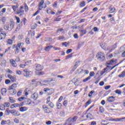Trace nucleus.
<instances>
[{"label": "nucleus", "mask_w": 125, "mask_h": 125, "mask_svg": "<svg viewBox=\"0 0 125 125\" xmlns=\"http://www.w3.org/2000/svg\"><path fill=\"white\" fill-rule=\"evenodd\" d=\"M84 42H80L78 43L77 48L78 49H80L82 46H83V44H84Z\"/></svg>", "instance_id": "23"}, {"label": "nucleus", "mask_w": 125, "mask_h": 125, "mask_svg": "<svg viewBox=\"0 0 125 125\" xmlns=\"http://www.w3.org/2000/svg\"><path fill=\"white\" fill-rule=\"evenodd\" d=\"M48 83V81L47 80H42L40 82L41 85H45V83Z\"/></svg>", "instance_id": "24"}, {"label": "nucleus", "mask_w": 125, "mask_h": 125, "mask_svg": "<svg viewBox=\"0 0 125 125\" xmlns=\"http://www.w3.org/2000/svg\"><path fill=\"white\" fill-rule=\"evenodd\" d=\"M1 125H11V122H10V120H2L1 122Z\"/></svg>", "instance_id": "9"}, {"label": "nucleus", "mask_w": 125, "mask_h": 125, "mask_svg": "<svg viewBox=\"0 0 125 125\" xmlns=\"http://www.w3.org/2000/svg\"><path fill=\"white\" fill-rule=\"evenodd\" d=\"M91 78V77L90 76L88 77L87 78H85L83 80V83H85L87 82V81H89V80H90Z\"/></svg>", "instance_id": "35"}, {"label": "nucleus", "mask_w": 125, "mask_h": 125, "mask_svg": "<svg viewBox=\"0 0 125 125\" xmlns=\"http://www.w3.org/2000/svg\"><path fill=\"white\" fill-rule=\"evenodd\" d=\"M9 99L10 100V103H15V100L13 99L12 97H9Z\"/></svg>", "instance_id": "36"}, {"label": "nucleus", "mask_w": 125, "mask_h": 125, "mask_svg": "<svg viewBox=\"0 0 125 125\" xmlns=\"http://www.w3.org/2000/svg\"><path fill=\"white\" fill-rule=\"evenodd\" d=\"M61 20V18H57L54 20V22H59Z\"/></svg>", "instance_id": "48"}, {"label": "nucleus", "mask_w": 125, "mask_h": 125, "mask_svg": "<svg viewBox=\"0 0 125 125\" xmlns=\"http://www.w3.org/2000/svg\"><path fill=\"white\" fill-rule=\"evenodd\" d=\"M115 92H116L117 94H119V95L122 94V91L119 89L115 90Z\"/></svg>", "instance_id": "40"}, {"label": "nucleus", "mask_w": 125, "mask_h": 125, "mask_svg": "<svg viewBox=\"0 0 125 125\" xmlns=\"http://www.w3.org/2000/svg\"><path fill=\"white\" fill-rule=\"evenodd\" d=\"M6 37V34L2 33V32L0 34V41L2 40H4Z\"/></svg>", "instance_id": "15"}, {"label": "nucleus", "mask_w": 125, "mask_h": 125, "mask_svg": "<svg viewBox=\"0 0 125 125\" xmlns=\"http://www.w3.org/2000/svg\"><path fill=\"white\" fill-rule=\"evenodd\" d=\"M9 93L10 95H15L16 94V92L17 91L15 89H11L10 88H8Z\"/></svg>", "instance_id": "6"}, {"label": "nucleus", "mask_w": 125, "mask_h": 125, "mask_svg": "<svg viewBox=\"0 0 125 125\" xmlns=\"http://www.w3.org/2000/svg\"><path fill=\"white\" fill-rule=\"evenodd\" d=\"M1 20L3 24H4V23H5V21H6V18L5 17H2Z\"/></svg>", "instance_id": "44"}, {"label": "nucleus", "mask_w": 125, "mask_h": 125, "mask_svg": "<svg viewBox=\"0 0 125 125\" xmlns=\"http://www.w3.org/2000/svg\"><path fill=\"white\" fill-rule=\"evenodd\" d=\"M93 30H94V32H98V31H99V30H98V28H97V27H94Z\"/></svg>", "instance_id": "62"}, {"label": "nucleus", "mask_w": 125, "mask_h": 125, "mask_svg": "<svg viewBox=\"0 0 125 125\" xmlns=\"http://www.w3.org/2000/svg\"><path fill=\"white\" fill-rule=\"evenodd\" d=\"M43 91H44V92H48L49 95L52 94V93H53V92L51 91V89H49L47 87L44 88L43 89Z\"/></svg>", "instance_id": "12"}, {"label": "nucleus", "mask_w": 125, "mask_h": 125, "mask_svg": "<svg viewBox=\"0 0 125 125\" xmlns=\"http://www.w3.org/2000/svg\"><path fill=\"white\" fill-rule=\"evenodd\" d=\"M91 125H96V122L95 121L91 122Z\"/></svg>", "instance_id": "64"}, {"label": "nucleus", "mask_w": 125, "mask_h": 125, "mask_svg": "<svg viewBox=\"0 0 125 125\" xmlns=\"http://www.w3.org/2000/svg\"><path fill=\"white\" fill-rule=\"evenodd\" d=\"M43 109L45 113H48L49 114L51 112V111H50V109L46 107L45 105H43Z\"/></svg>", "instance_id": "11"}, {"label": "nucleus", "mask_w": 125, "mask_h": 125, "mask_svg": "<svg viewBox=\"0 0 125 125\" xmlns=\"http://www.w3.org/2000/svg\"><path fill=\"white\" fill-rule=\"evenodd\" d=\"M25 64L26 65L30 66V65H32V61H28L25 62Z\"/></svg>", "instance_id": "34"}, {"label": "nucleus", "mask_w": 125, "mask_h": 125, "mask_svg": "<svg viewBox=\"0 0 125 125\" xmlns=\"http://www.w3.org/2000/svg\"><path fill=\"white\" fill-rule=\"evenodd\" d=\"M19 50H20V49L18 48V46L16 47L15 53L17 54V53H18L19 52Z\"/></svg>", "instance_id": "63"}, {"label": "nucleus", "mask_w": 125, "mask_h": 125, "mask_svg": "<svg viewBox=\"0 0 125 125\" xmlns=\"http://www.w3.org/2000/svg\"><path fill=\"white\" fill-rule=\"evenodd\" d=\"M110 87H111V85H107L104 87V89H105V90H108V89H109Z\"/></svg>", "instance_id": "59"}, {"label": "nucleus", "mask_w": 125, "mask_h": 125, "mask_svg": "<svg viewBox=\"0 0 125 125\" xmlns=\"http://www.w3.org/2000/svg\"><path fill=\"white\" fill-rule=\"evenodd\" d=\"M67 104H68V102L66 100H65L63 102V105L64 106H65V107H67Z\"/></svg>", "instance_id": "50"}, {"label": "nucleus", "mask_w": 125, "mask_h": 125, "mask_svg": "<svg viewBox=\"0 0 125 125\" xmlns=\"http://www.w3.org/2000/svg\"><path fill=\"white\" fill-rule=\"evenodd\" d=\"M38 97H39V94L37 93H34L31 96V98L33 99V100H37Z\"/></svg>", "instance_id": "10"}, {"label": "nucleus", "mask_w": 125, "mask_h": 125, "mask_svg": "<svg viewBox=\"0 0 125 125\" xmlns=\"http://www.w3.org/2000/svg\"><path fill=\"white\" fill-rule=\"evenodd\" d=\"M7 44H10V45H11V44L13 43V41H12V40L9 39L7 41Z\"/></svg>", "instance_id": "29"}, {"label": "nucleus", "mask_w": 125, "mask_h": 125, "mask_svg": "<svg viewBox=\"0 0 125 125\" xmlns=\"http://www.w3.org/2000/svg\"><path fill=\"white\" fill-rule=\"evenodd\" d=\"M96 57L99 61H101L102 62L105 61L106 60V58H105V54L101 52H98L97 54Z\"/></svg>", "instance_id": "1"}, {"label": "nucleus", "mask_w": 125, "mask_h": 125, "mask_svg": "<svg viewBox=\"0 0 125 125\" xmlns=\"http://www.w3.org/2000/svg\"><path fill=\"white\" fill-rule=\"evenodd\" d=\"M101 47L103 48V49H104V50H108V48L106 47V46L104 45V44H102L101 45Z\"/></svg>", "instance_id": "33"}, {"label": "nucleus", "mask_w": 125, "mask_h": 125, "mask_svg": "<svg viewBox=\"0 0 125 125\" xmlns=\"http://www.w3.org/2000/svg\"><path fill=\"white\" fill-rule=\"evenodd\" d=\"M107 101L108 102H114L115 101V97L114 96L109 97L107 99Z\"/></svg>", "instance_id": "17"}, {"label": "nucleus", "mask_w": 125, "mask_h": 125, "mask_svg": "<svg viewBox=\"0 0 125 125\" xmlns=\"http://www.w3.org/2000/svg\"><path fill=\"white\" fill-rule=\"evenodd\" d=\"M95 74H94V72L92 71V72H90L89 73V77H93L94 76Z\"/></svg>", "instance_id": "53"}, {"label": "nucleus", "mask_w": 125, "mask_h": 125, "mask_svg": "<svg viewBox=\"0 0 125 125\" xmlns=\"http://www.w3.org/2000/svg\"><path fill=\"white\" fill-rule=\"evenodd\" d=\"M21 27H22V24L21 23H20L17 27V28L16 29L15 32H18V31H19V30L20 29V28H21Z\"/></svg>", "instance_id": "30"}, {"label": "nucleus", "mask_w": 125, "mask_h": 125, "mask_svg": "<svg viewBox=\"0 0 125 125\" xmlns=\"http://www.w3.org/2000/svg\"><path fill=\"white\" fill-rule=\"evenodd\" d=\"M14 25H15V23L14 22H12L10 23V29H11V30H12V29H13V28H14Z\"/></svg>", "instance_id": "37"}, {"label": "nucleus", "mask_w": 125, "mask_h": 125, "mask_svg": "<svg viewBox=\"0 0 125 125\" xmlns=\"http://www.w3.org/2000/svg\"><path fill=\"white\" fill-rule=\"evenodd\" d=\"M23 72H24L23 75L24 77H29L30 75V72L27 70V69H24L23 70Z\"/></svg>", "instance_id": "16"}, {"label": "nucleus", "mask_w": 125, "mask_h": 125, "mask_svg": "<svg viewBox=\"0 0 125 125\" xmlns=\"http://www.w3.org/2000/svg\"><path fill=\"white\" fill-rule=\"evenodd\" d=\"M52 47H53V46L51 45V46H47L45 47L44 50L45 51H46V50H47V49H50V48H52Z\"/></svg>", "instance_id": "38"}, {"label": "nucleus", "mask_w": 125, "mask_h": 125, "mask_svg": "<svg viewBox=\"0 0 125 125\" xmlns=\"http://www.w3.org/2000/svg\"><path fill=\"white\" fill-rule=\"evenodd\" d=\"M58 40H64V39H65V37H64V36H60L59 37H58Z\"/></svg>", "instance_id": "61"}, {"label": "nucleus", "mask_w": 125, "mask_h": 125, "mask_svg": "<svg viewBox=\"0 0 125 125\" xmlns=\"http://www.w3.org/2000/svg\"><path fill=\"white\" fill-rule=\"evenodd\" d=\"M119 78H125V71H124L122 72L121 74L118 75Z\"/></svg>", "instance_id": "28"}, {"label": "nucleus", "mask_w": 125, "mask_h": 125, "mask_svg": "<svg viewBox=\"0 0 125 125\" xmlns=\"http://www.w3.org/2000/svg\"><path fill=\"white\" fill-rule=\"evenodd\" d=\"M80 33L81 34H82V35H85V31L83 30H81L80 31Z\"/></svg>", "instance_id": "57"}, {"label": "nucleus", "mask_w": 125, "mask_h": 125, "mask_svg": "<svg viewBox=\"0 0 125 125\" xmlns=\"http://www.w3.org/2000/svg\"><path fill=\"white\" fill-rule=\"evenodd\" d=\"M72 52V49H68L66 51V54H69V53H71Z\"/></svg>", "instance_id": "54"}, {"label": "nucleus", "mask_w": 125, "mask_h": 125, "mask_svg": "<svg viewBox=\"0 0 125 125\" xmlns=\"http://www.w3.org/2000/svg\"><path fill=\"white\" fill-rule=\"evenodd\" d=\"M10 62L13 67H17V64H16V62H15V61L11 59L10 60Z\"/></svg>", "instance_id": "13"}, {"label": "nucleus", "mask_w": 125, "mask_h": 125, "mask_svg": "<svg viewBox=\"0 0 125 125\" xmlns=\"http://www.w3.org/2000/svg\"><path fill=\"white\" fill-rule=\"evenodd\" d=\"M48 105L50 107H51V108H53V107H54V104H53V103H50Z\"/></svg>", "instance_id": "56"}, {"label": "nucleus", "mask_w": 125, "mask_h": 125, "mask_svg": "<svg viewBox=\"0 0 125 125\" xmlns=\"http://www.w3.org/2000/svg\"><path fill=\"white\" fill-rule=\"evenodd\" d=\"M36 74H37V76H42V75H44V72H38Z\"/></svg>", "instance_id": "43"}, {"label": "nucleus", "mask_w": 125, "mask_h": 125, "mask_svg": "<svg viewBox=\"0 0 125 125\" xmlns=\"http://www.w3.org/2000/svg\"><path fill=\"white\" fill-rule=\"evenodd\" d=\"M109 9H110L109 11V13H114L115 11H116V8H115L110 7Z\"/></svg>", "instance_id": "22"}, {"label": "nucleus", "mask_w": 125, "mask_h": 125, "mask_svg": "<svg viewBox=\"0 0 125 125\" xmlns=\"http://www.w3.org/2000/svg\"><path fill=\"white\" fill-rule=\"evenodd\" d=\"M8 78L10 79V80L13 83H15L16 82V76H12L11 75H8Z\"/></svg>", "instance_id": "7"}, {"label": "nucleus", "mask_w": 125, "mask_h": 125, "mask_svg": "<svg viewBox=\"0 0 125 125\" xmlns=\"http://www.w3.org/2000/svg\"><path fill=\"white\" fill-rule=\"evenodd\" d=\"M5 83H6V84H8V83H10V80H6L5 81Z\"/></svg>", "instance_id": "58"}, {"label": "nucleus", "mask_w": 125, "mask_h": 125, "mask_svg": "<svg viewBox=\"0 0 125 125\" xmlns=\"http://www.w3.org/2000/svg\"><path fill=\"white\" fill-rule=\"evenodd\" d=\"M5 107H9L10 106V103L8 102L4 103Z\"/></svg>", "instance_id": "46"}, {"label": "nucleus", "mask_w": 125, "mask_h": 125, "mask_svg": "<svg viewBox=\"0 0 125 125\" xmlns=\"http://www.w3.org/2000/svg\"><path fill=\"white\" fill-rule=\"evenodd\" d=\"M99 111H100V113H103V112H104V110H103V107H100Z\"/></svg>", "instance_id": "60"}, {"label": "nucleus", "mask_w": 125, "mask_h": 125, "mask_svg": "<svg viewBox=\"0 0 125 125\" xmlns=\"http://www.w3.org/2000/svg\"><path fill=\"white\" fill-rule=\"evenodd\" d=\"M121 120H122V119H111V121L112 122H120V121H121Z\"/></svg>", "instance_id": "42"}, {"label": "nucleus", "mask_w": 125, "mask_h": 125, "mask_svg": "<svg viewBox=\"0 0 125 125\" xmlns=\"http://www.w3.org/2000/svg\"><path fill=\"white\" fill-rule=\"evenodd\" d=\"M7 73H8L9 74H13V72L11 71V70L8 69L7 70Z\"/></svg>", "instance_id": "55"}, {"label": "nucleus", "mask_w": 125, "mask_h": 125, "mask_svg": "<svg viewBox=\"0 0 125 125\" xmlns=\"http://www.w3.org/2000/svg\"><path fill=\"white\" fill-rule=\"evenodd\" d=\"M9 29V25H4V29L6 31H7Z\"/></svg>", "instance_id": "47"}, {"label": "nucleus", "mask_w": 125, "mask_h": 125, "mask_svg": "<svg viewBox=\"0 0 125 125\" xmlns=\"http://www.w3.org/2000/svg\"><path fill=\"white\" fill-rule=\"evenodd\" d=\"M17 14H20V16H22L24 14V10H21L19 9L17 12Z\"/></svg>", "instance_id": "18"}, {"label": "nucleus", "mask_w": 125, "mask_h": 125, "mask_svg": "<svg viewBox=\"0 0 125 125\" xmlns=\"http://www.w3.org/2000/svg\"><path fill=\"white\" fill-rule=\"evenodd\" d=\"M43 69V66L40 64H37L35 66V70L37 71V72H40V71H42Z\"/></svg>", "instance_id": "5"}, {"label": "nucleus", "mask_w": 125, "mask_h": 125, "mask_svg": "<svg viewBox=\"0 0 125 125\" xmlns=\"http://www.w3.org/2000/svg\"><path fill=\"white\" fill-rule=\"evenodd\" d=\"M80 6L81 7H83L85 6V2L84 1H83L80 4Z\"/></svg>", "instance_id": "31"}, {"label": "nucleus", "mask_w": 125, "mask_h": 125, "mask_svg": "<svg viewBox=\"0 0 125 125\" xmlns=\"http://www.w3.org/2000/svg\"><path fill=\"white\" fill-rule=\"evenodd\" d=\"M111 68V66L107 65L105 68H104L102 71H99L97 72V75H100V76H102L103 74H105L107 71L109 70Z\"/></svg>", "instance_id": "4"}, {"label": "nucleus", "mask_w": 125, "mask_h": 125, "mask_svg": "<svg viewBox=\"0 0 125 125\" xmlns=\"http://www.w3.org/2000/svg\"><path fill=\"white\" fill-rule=\"evenodd\" d=\"M25 42H26V43L27 44H30V39L29 38H26V40H25Z\"/></svg>", "instance_id": "49"}, {"label": "nucleus", "mask_w": 125, "mask_h": 125, "mask_svg": "<svg viewBox=\"0 0 125 125\" xmlns=\"http://www.w3.org/2000/svg\"><path fill=\"white\" fill-rule=\"evenodd\" d=\"M44 3V0H42L39 5V7H41V6H42V5H43Z\"/></svg>", "instance_id": "39"}, {"label": "nucleus", "mask_w": 125, "mask_h": 125, "mask_svg": "<svg viewBox=\"0 0 125 125\" xmlns=\"http://www.w3.org/2000/svg\"><path fill=\"white\" fill-rule=\"evenodd\" d=\"M14 122L16 124H19V120H18V119H17V118H15L14 120Z\"/></svg>", "instance_id": "52"}, {"label": "nucleus", "mask_w": 125, "mask_h": 125, "mask_svg": "<svg viewBox=\"0 0 125 125\" xmlns=\"http://www.w3.org/2000/svg\"><path fill=\"white\" fill-rule=\"evenodd\" d=\"M9 113L12 114V115H13V116L14 117H19V116H20V113H19V112L15 109L9 110Z\"/></svg>", "instance_id": "3"}, {"label": "nucleus", "mask_w": 125, "mask_h": 125, "mask_svg": "<svg viewBox=\"0 0 125 125\" xmlns=\"http://www.w3.org/2000/svg\"><path fill=\"white\" fill-rule=\"evenodd\" d=\"M17 88V84L16 83H14L12 85L9 87V88L11 89H15V88Z\"/></svg>", "instance_id": "20"}, {"label": "nucleus", "mask_w": 125, "mask_h": 125, "mask_svg": "<svg viewBox=\"0 0 125 125\" xmlns=\"http://www.w3.org/2000/svg\"><path fill=\"white\" fill-rule=\"evenodd\" d=\"M6 92H7V91L6 90V88H2L1 90V94H2V95H3V96H5V95H6Z\"/></svg>", "instance_id": "14"}, {"label": "nucleus", "mask_w": 125, "mask_h": 125, "mask_svg": "<svg viewBox=\"0 0 125 125\" xmlns=\"http://www.w3.org/2000/svg\"><path fill=\"white\" fill-rule=\"evenodd\" d=\"M71 57H73L72 54H69L66 56V59H69V58H71Z\"/></svg>", "instance_id": "51"}, {"label": "nucleus", "mask_w": 125, "mask_h": 125, "mask_svg": "<svg viewBox=\"0 0 125 125\" xmlns=\"http://www.w3.org/2000/svg\"><path fill=\"white\" fill-rule=\"evenodd\" d=\"M27 110H28V108L27 107L23 106L20 108V111L21 112H25V111H27Z\"/></svg>", "instance_id": "21"}, {"label": "nucleus", "mask_w": 125, "mask_h": 125, "mask_svg": "<svg viewBox=\"0 0 125 125\" xmlns=\"http://www.w3.org/2000/svg\"><path fill=\"white\" fill-rule=\"evenodd\" d=\"M32 103V101L30 99H26L25 104L26 105H31Z\"/></svg>", "instance_id": "19"}, {"label": "nucleus", "mask_w": 125, "mask_h": 125, "mask_svg": "<svg viewBox=\"0 0 125 125\" xmlns=\"http://www.w3.org/2000/svg\"><path fill=\"white\" fill-rule=\"evenodd\" d=\"M117 60L113 59L110 61H108L106 62L107 65H113V64H116Z\"/></svg>", "instance_id": "8"}, {"label": "nucleus", "mask_w": 125, "mask_h": 125, "mask_svg": "<svg viewBox=\"0 0 125 125\" xmlns=\"http://www.w3.org/2000/svg\"><path fill=\"white\" fill-rule=\"evenodd\" d=\"M57 109H61V107H62V104L61 103H58L57 104Z\"/></svg>", "instance_id": "41"}, {"label": "nucleus", "mask_w": 125, "mask_h": 125, "mask_svg": "<svg viewBox=\"0 0 125 125\" xmlns=\"http://www.w3.org/2000/svg\"><path fill=\"white\" fill-rule=\"evenodd\" d=\"M24 10L25 12L28 11L29 10V7H28V5H27V4L26 3H24Z\"/></svg>", "instance_id": "32"}, {"label": "nucleus", "mask_w": 125, "mask_h": 125, "mask_svg": "<svg viewBox=\"0 0 125 125\" xmlns=\"http://www.w3.org/2000/svg\"><path fill=\"white\" fill-rule=\"evenodd\" d=\"M28 91H30V88H26L25 90H24L25 96L29 95V93H28Z\"/></svg>", "instance_id": "27"}, {"label": "nucleus", "mask_w": 125, "mask_h": 125, "mask_svg": "<svg viewBox=\"0 0 125 125\" xmlns=\"http://www.w3.org/2000/svg\"><path fill=\"white\" fill-rule=\"evenodd\" d=\"M23 45H24V43L23 42H19L17 44V46L18 47H19V48H22Z\"/></svg>", "instance_id": "25"}, {"label": "nucleus", "mask_w": 125, "mask_h": 125, "mask_svg": "<svg viewBox=\"0 0 125 125\" xmlns=\"http://www.w3.org/2000/svg\"><path fill=\"white\" fill-rule=\"evenodd\" d=\"M15 18H16V20H17V23H20V18L17 16H15Z\"/></svg>", "instance_id": "45"}, {"label": "nucleus", "mask_w": 125, "mask_h": 125, "mask_svg": "<svg viewBox=\"0 0 125 125\" xmlns=\"http://www.w3.org/2000/svg\"><path fill=\"white\" fill-rule=\"evenodd\" d=\"M78 120V116H74L73 118L70 117L66 121L65 125H73V123Z\"/></svg>", "instance_id": "2"}, {"label": "nucleus", "mask_w": 125, "mask_h": 125, "mask_svg": "<svg viewBox=\"0 0 125 125\" xmlns=\"http://www.w3.org/2000/svg\"><path fill=\"white\" fill-rule=\"evenodd\" d=\"M86 118L92 120V119H93V116H92V115H91L90 113H87V115H86Z\"/></svg>", "instance_id": "26"}]
</instances>
